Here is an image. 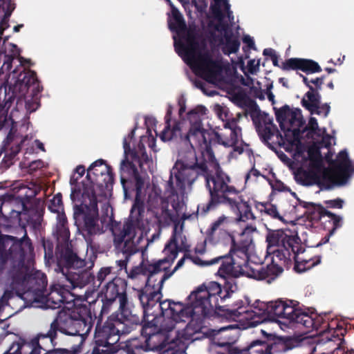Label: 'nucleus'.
I'll use <instances>...</instances> for the list:
<instances>
[{"mask_svg":"<svg viewBox=\"0 0 354 354\" xmlns=\"http://www.w3.org/2000/svg\"><path fill=\"white\" fill-rule=\"evenodd\" d=\"M226 295L221 296V286L210 281L203 284L193 290L187 298V302H175L171 300L160 301L159 307L162 310V316L158 322L164 330H173L180 325H186V330L194 328L196 331L200 328L203 319L212 315L214 310L219 308L221 315L232 320H252V324L269 322L272 330L280 328L283 331L294 329L298 326L306 328H316L315 318L316 315L306 310L295 308L290 304L283 301L263 302L257 301L252 306H239L232 309L221 308L218 306V297L224 299L229 297L230 292L237 290L234 279H228L225 285ZM178 339H188L192 334L187 331L180 337L178 331Z\"/></svg>","mask_w":354,"mask_h":354,"instance_id":"1","label":"nucleus"},{"mask_svg":"<svg viewBox=\"0 0 354 354\" xmlns=\"http://www.w3.org/2000/svg\"><path fill=\"white\" fill-rule=\"evenodd\" d=\"M256 230L247 227L237 238L232 237L236 250L232 251L230 256L224 257L218 270L222 277H237L245 275L255 279H263L267 277L278 275L289 261H295V269L302 272L310 269L320 262V258L312 259L305 252L304 246L299 238L290 230H277L270 232L268 242V262L266 270L261 265L249 264L248 255L254 251L253 234Z\"/></svg>","mask_w":354,"mask_h":354,"instance_id":"2","label":"nucleus"},{"mask_svg":"<svg viewBox=\"0 0 354 354\" xmlns=\"http://www.w3.org/2000/svg\"><path fill=\"white\" fill-rule=\"evenodd\" d=\"M275 114L284 132L286 149L292 152L297 181L305 185H344L348 183L354 175V167L346 151H340L334 160L328 151L323 160L317 145L304 147L301 144L300 134L305 121L299 109L286 106L277 110Z\"/></svg>","mask_w":354,"mask_h":354,"instance_id":"3","label":"nucleus"},{"mask_svg":"<svg viewBox=\"0 0 354 354\" xmlns=\"http://www.w3.org/2000/svg\"><path fill=\"white\" fill-rule=\"evenodd\" d=\"M208 110L202 105H198L189 110L187 119L189 122V131L186 139L190 144L189 151V164L178 160L171 171L168 183V203L178 210L184 205L185 195L190 189L192 184L197 178L196 168L194 167L201 158L205 162L213 160L212 146L214 142L226 148L233 149L232 156L243 152L241 130L235 121L227 122L221 133L209 131L205 129L203 121L207 118Z\"/></svg>","mask_w":354,"mask_h":354,"instance_id":"4","label":"nucleus"},{"mask_svg":"<svg viewBox=\"0 0 354 354\" xmlns=\"http://www.w3.org/2000/svg\"><path fill=\"white\" fill-rule=\"evenodd\" d=\"M189 247V245L186 237L180 230L178 231L177 227H176L173 238L165 245L163 250V253L166 256L164 259L153 263L142 262L139 266L133 268L128 274L129 277L131 279L137 278L140 275L147 277L145 292L141 293L139 297L147 321L159 328L158 333L149 335L147 340L148 344L154 343L156 340L160 339L162 335H165V333L173 331L162 328L160 323L158 321L162 314L153 319H150L149 310L153 306V298L156 297V300L159 299V291L165 280V277L160 276V272L167 270L171 266L178 252H187Z\"/></svg>","mask_w":354,"mask_h":354,"instance_id":"5","label":"nucleus"},{"mask_svg":"<svg viewBox=\"0 0 354 354\" xmlns=\"http://www.w3.org/2000/svg\"><path fill=\"white\" fill-rule=\"evenodd\" d=\"M166 1L171 7L168 24L171 30L175 32L173 37L177 53L197 75L215 82L216 77L207 68L214 53L207 49L204 39L196 37L192 30L186 28L183 15L171 0ZM179 1L185 6L183 0Z\"/></svg>","mask_w":354,"mask_h":354,"instance_id":"6","label":"nucleus"},{"mask_svg":"<svg viewBox=\"0 0 354 354\" xmlns=\"http://www.w3.org/2000/svg\"><path fill=\"white\" fill-rule=\"evenodd\" d=\"M102 192V187L88 178L72 187L71 198L75 203V222L84 236L98 231L97 203L100 201Z\"/></svg>","mask_w":354,"mask_h":354,"instance_id":"7","label":"nucleus"},{"mask_svg":"<svg viewBox=\"0 0 354 354\" xmlns=\"http://www.w3.org/2000/svg\"><path fill=\"white\" fill-rule=\"evenodd\" d=\"M209 0H192L196 8L203 12L207 7ZM210 15L208 26L212 32L214 42L219 46L226 54L236 53L240 42L236 33L229 27L231 14L227 0H211Z\"/></svg>","mask_w":354,"mask_h":354,"instance_id":"8","label":"nucleus"},{"mask_svg":"<svg viewBox=\"0 0 354 354\" xmlns=\"http://www.w3.org/2000/svg\"><path fill=\"white\" fill-rule=\"evenodd\" d=\"M206 180L212 203H227L236 211L237 221H245L253 218L250 206L234 187L227 185L229 178L224 173L216 170V176L207 178Z\"/></svg>","mask_w":354,"mask_h":354,"instance_id":"9","label":"nucleus"},{"mask_svg":"<svg viewBox=\"0 0 354 354\" xmlns=\"http://www.w3.org/2000/svg\"><path fill=\"white\" fill-rule=\"evenodd\" d=\"M133 131L131 135L129 136L128 138H124V151L125 155V160L121 163V169L135 176L137 181V194L136 203L131 209V216L133 218L138 213L140 214V198L141 194L142 185L145 183V179H141L138 176V171L136 168V162L139 164L141 171L147 172V171H151L154 167V163L152 160L149 159L147 155L145 152L143 140L146 138L145 137L141 138L140 143L138 145V149L134 151H131L130 148V142L132 139L133 134Z\"/></svg>","mask_w":354,"mask_h":354,"instance_id":"10","label":"nucleus"},{"mask_svg":"<svg viewBox=\"0 0 354 354\" xmlns=\"http://www.w3.org/2000/svg\"><path fill=\"white\" fill-rule=\"evenodd\" d=\"M207 64V68L209 69L217 80L210 81L207 78H204L207 82L216 85L222 89L226 90L230 93L236 94V85L241 84L247 86L256 96L261 95V85L259 81L247 76L245 79L242 76L236 75L234 68L224 63L221 59L214 55Z\"/></svg>","mask_w":354,"mask_h":354,"instance_id":"11","label":"nucleus"},{"mask_svg":"<svg viewBox=\"0 0 354 354\" xmlns=\"http://www.w3.org/2000/svg\"><path fill=\"white\" fill-rule=\"evenodd\" d=\"M179 111L178 114L182 120V122L170 124L169 120H167V126L162 131L160 138L163 141H169L177 137H182L184 135L185 141L190 146L189 142L186 139V135L189 131V122L187 119V115L185 118L183 114L186 109V102L184 97L178 100ZM188 114V113H187Z\"/></svg>","mask_w":354,"mask_h":354,"instance_id":"12","label":"nucleus"},{"mask_svg":"<svg viewBox=\"0 0 354 354\" xmlns=\"http://www.w3.org/2000/svg\"><path fill=\"white\" fill-rule=\"evenodd\" d=\"M118 328H115L111 324L103 326L102 328H97L95 332V341L97 346L93 351V354H110L113 352V345L118 341Z\"/></svg>","mask_w":354,"mask_h":354,"instance_id":"13","label":"nucleus"},{"mask_svg":"<svg viewBox=\"0 0 354 354\" xmlns=\"http://www.w3.org/2000/svg\"><path fill=\"white\" fill-rule=\"evenodd\" d=\"M319 334L320 337L314 348L313 354H330L341 351L343 339L335 329L320 331Z\"/></svg>","mask_w":354,"mask_h":354,"instance_id":"14","label":"nucleus"},{"mask_svg":"<svg viewBox=\"0 0 354 354\" xmlns=\"http://www.w3.org/2000/svg\"><path fill=\"white\" fill-rule=\"evenodd\" d=\"M285 67L287 69H299L306 73H317L321 71L318 64L310 59L292 58L286 61Z\"/></svg>","mask_w":354,"mask_h":354,"instance_id":"15","label":"nucleus"},{"mask_svg":"<svg viewBox=\"0 0 354 354\" xmlns=\"http://www.w3.org/2000/svg\"><path fill=\"white\" fill-rule=\"evenodd\" d=\"M283 347L284 344L282 342L275 343L270 346L266 343L257 341L253 342L247 351H240L238 354H272V349L277 348L285 351Z\"/></svg>","mask_w":354,"mask_h":354,"instance_id":"16","label":"nucleus"},{"mask_svg":"<svg viewBox=\"0 0 354 354\" xmlns=\"http://www.w3.org/2000/svg\"><path fill=\"white\" fill-rule=\"evenodd\" d=\"M77 324V321L73 320L71 318H68L66 320V322H64L62 319V315H59L57 319L51 324V328H54L55 326L59 327V330L65 334L74 335H76L77 331L73 326Z\"/></svg>","mask_w":354,"mask_h":354,"instance_id":"17","label":"nucleus"},{"mask_svg":"<svg viewBox=\"0 0 354 354\" xmlns=\"http://www.w3.org/2000/svg\"><path fill=\"white\" fill-rule=\"evenodd\" d=\"M303 106L307 109L311 114H314L315 109L319 108V95L313 88L307 92L302 99Z\"/></svg>","mask_w":354,"mask_h":354,"instance_id":"18","label":"nucleus"},{"mask_svg":"<svg viewBox=\"0 0 354 354\" xmlns=\"http://www.w3.org/2000/svg\"><path fill=\"white\" fill-rule=\"evenodd\" d=\"M11 351L14 354H40L41 347L36 342L24 344L21 346L19 344H13Z\"/></svg>","mask_w":354,"mask_h":354,"instance_id":"19","label":"nucleus"},{"mask_svg":"<svg viewBox=\"0 0 354 354\" xmlns=\"http://www.w3.org/2000/svg\"><path fill=\"white\" fill-rule=\"evenodd\" d=\"M239 328L234 326H229L219 329L218 333L221 334L222 337L225 339V341L219 343V345L225 346L234 342L239 336Z\"/></svg>","mask_w":354,"mask_h":354,"instance_id":"20","label":"nucleus"},{"mask_svg":"<svg viewBox=\"0 0 354 354\" xmlns=\"http://www.w3.org/2000/svg\"><path fill=\"white\" fill-rule=\"evenodd\" d=\"M143 232L141 230L139 223L134 224H127L124 227V238L125 241H127L129 239L133 240V243L136 242L137 243L139 242L141 236H142Z\"/></svg>","mask_w":354,"mask_h":354,"instance_id":"21","label":"nucleus"},{"mask_svg":"<svg viewBox=\"0 0 354 354\" xmlns=\"http://www.w3.org/2000/svg\"><path fill=\"white\" fill-rule=\"evenodd\" d=\"M50 210L53 212L57 213V218L59 220L61 225H64L65 216L62 213V201L60 194H57L50 201L48 206Z\"/></svg>","mask_w":354,"mask_h":354,"instance_id":"22","label":"nucleus"},{"mask_svg":"<svg viewBox=\"0 0 354 354\" xmlns=\"http://www.w3.org/2000/svg\"><path fill=\"white\" fill-rule=\"evenodd\" d=\"M240 67L241 70L245 73H249L250 74L256 73L259 69L260 59H250L248 62L246 68H244V62L242 58H240L239 63L236 64Z\"/></svg>","mask_w":354,"mask_h":354,"instance_id":"23","label":"nucleus"},{"mask_svg":"<svg viewBox=\"0 0 354 354\" xmlns=\"http://www.w3.org/2000/svg\"><path fill=\"white\" fill-rule=\"evenodd\" d=\"M307 128L312 133L322 138L323 140L330 139L329 136L325 135V129L319 127L317 121L315 118H310Z\"/></svg>","mask_w":354,"mask_h":354,"instance_id":"24","label":"nucleus"},{"mask_svg":"<svg viewBox=\"0 0 354 354\" xmlns=\"http://www.w3.org/2000/svg\"><path fill=\"white\" fill-rule=\"evenodd\" d=\"M232 223V221L225 216H221L215 221L212 225V230L216 231L218 229L227 230Z\"/></svg>","mask_w":354,"mask_h":354,"instance_id":"25","label":"nucleus"},{"mask_svg":"<svg viewBox=\"0 0 354 354\" xmlns=\"http://www.w3.org/2000/svg\"><path fill=\"white\" fill-rule=\"evenodd\" d=\"M105 171H108V168L102 160L95 161L88 168L89 175L97 176L98 174H103Z\"/></svg>","mask_w":354,"mask_h":354,"instance_id":"26","label":"nucleus"},{"mask_svg":"<svg viewBox=\"0 0 354 354\" xmlns=\"http://www.w3.org/2000/svg\"><path fill=\"white\" fill-rule=\"evenodd\" d=\"M214 110L216 115H218V117L223 121L227 120L229 119V113L227 107L216 104L214 106Z\"/></svg>","mask_w":354,"mask_h":354,"instance_id":"27","label":"nucleus"},{"mask_svg":"<svg viewBox=\"0 0 354 354\" xmlns=\"http://www.w3.org/2000/svg\"><path fill=\"white\" fill-rule=\"evenodd\" d=\"M24 77L21 79L22 82L26 86L33 84L37 81L36 75L33 71H25L23 74Z\"/></svg>","mask_w":354,"mask_h":354,"instance_id":"28","label":"nucleus"},{"mask_svg":"<svg viewBox=\"0 0 354 354\" xmlns=\"http://www.w3.org/2000/svg\"><path fill=\"white\" fill-rule=\"evenodd\" d=\"M57 292L55 291H52L49 295L48 297H44L42 294L41 293H37L35 295V297H34L33 299V302H47L48 303L50 300H53L55 298V296L57 295Z\"/></svg>","mask_w":354,"mask_h":354,"instance_id":"29","label":"nucleus"},{"mask_svg":"<svg viewBox=\"0 0 354 354\" xmlns=\"http://www.w3.org/2000/svg\"><path fill=\"white\" fill-rule=\"evenodd\" d=\"M326 214L331 218L334 225L333 228L332 229L329 234L330 236H331L332 234H334L335 230L341 226L342 218L339 216L334 215L330 212H327Z\"/></svg>","mask_w":354,"mask_h":354,"instance_id":"30","label":"nucleus"},{"mask_svg":"<svg viewBox=\"0 0 354 354\" xmlns=\"http://www.w3.org/2000/svg\"><path fill=\"white\" fill-rule=\"evenodd\" d=\"M266 212L268 215L272 216L273 218L282 220V217L280 216L275 206L270 205L266 207Z\"/></svg>","mask_w":354,"mask_h":354,"instance_id":"31","label":"nucleus"},{"mask_svg":"<svg viewBox=\"0 0 354 354\" xmlns=\"http://www.w3.org/2000/svg\"><path fill=\"white\" fill-rule=\"evenodd\" d=\"M330 111V106L328 104H323L320 106L319 104V108L315 109L314 113L317 115H322L324 117H326Z\"/></svg>","mask_w":354,"mask_h":354,"instance_id":"32","label":"nucleus"},{"mask_svg":"<svg viewBox=\"0 0 354 354\" xmlns=\"http://www.w3.org/2000/svg\"><path fill=\"white\" fill-rule=\"evenodd\" d=\"M304 82L310 88L312 86L310 85V83L315 84L317 87L319 88L323 84V80L321 78H315L313 80H308V78L304 77Z\"/></svg>","mask_w":354,"mask_h":354,"instance_id":"33","label":"nucleus"},{"mask_svg":"<svg viewBox=\"0 0 354 354\" xmlns=\"http://www.w3.org/2000/svg\"><path fill=\"white\" fill-rule=\"evenodd\" d=\"M243 41L250 49H256L254 39L250 35H244L243 37Z\"/></svg>","mask_w":354,"mask_h":354,"instance_id":"34","label":"nucleus"},{"mask_svg":"<svg viewBox=\"0 0 354 354\" xmlns=\"http://www.w3.org/2000/svg\"><path fill=\"white\" fill-rule=\"evenodd\" d=\"M184 261H185V257L184 258H182L181 259L179 260V261L178 262L177 265L176 266V267L174 268L173 271L171 272H170L169 274H167L166 270L165 271H161L160 272V276H165V279H167V278H169L176 270H177L179 268L182 267L183 265V263H184Z\"/></svg>","mask_w":354,"mask_h":354,"instance_id":"35","label":"nucleus"},{"mask_svg":"<svg viewBox=\"0 0 354 354\" xmlns=\"http://www.w3.org/2000/svg\"><path fill=\"white\" fill-rule=\"evenodd\" d=\"M170 342V340L168 337H165V339L163 342H162L160 344H153L151 346L150 349H162L166 346L167 344H169Z\"/></svg>","mask_w":354,"mask_h":354,"instance_id":"36","label":"nucleus"},{"mask_svg":"<svg viewBox=\"0 0 354 354\" xmlns=\"http://www.w3.org/2000/svg\"><path fill=\"white\" fill-rule=\"evenodd\" d=\"M342 201L339 199L330 201L328 202L329 206L331 207L341 208L342 207Z\"/></svg>","mask_w":354,"mask_h":354,"instance_id":"37","label":"nucleus"},{"mask_svg":"<svg viewBox=\"0 0 354 354\" xmlns=\"http://www.w3.org/2000/svg\"><path fill=\"white\" fill-rule=\"evenodd\" d=\"M43 167H44V162H41V160L34 161L30 165L31 170H35V169H37L39 168H41Z\"/></svg>","mask_w":354,"mask_h":354,"instance_id":"38","label":"nucleus"},{"mask_svg":"<svg viewBox=\"0 0 354 354\" xmlns=\"http://www.w3.org/2000/svg\"><path fill=\"white\" fill-rule=\"evenodd\" d=\"M8 26V21L3 19L0 23V35L3 34V30Z\"/></svg>","mask_w":354,"mask_h":354,"instance_id":"39","label":"nucleus"},{"mask_svg":"<svg viewBox=\"0 0 354 354\" xmlns=\"http://www.w3.org/2000/svg\"><path fill=\"white\" fill-rule=\"evenodd\" d=\"M13 57H7L6 60L4 61L3 66H6L7 68L10 70L12 67Z\"/></svg>","mask_w":354,"mask_h":354,"instance_id":"40","label":"nucleus"},{"mask_svg":"<svg viewBox=\"0 0 354 354\" xmlns=\"http://www.w3.org/2000/svg\"><path fill=\"white\" fill-rule=\"evenodd\" d=\"M34 144L38 149H41V151H44V145L40 141L35 140L34 141Z\"/></svg>","mask_w":354,"mask_h":354,"instance_id":"41","label":"nucleus"},{"mask_svg":"<svg viewBox=\"0 0 354 354\" xmlns=\"http://www.w3.org/2000/svg\"><path fill=\"white\" fill-rule=\"evenodd\" d=\"M261 333H262V334H263L264 335L270 336V337H271V336L274 335V334L275 333V332H274V331H273V332H267V331H266V330H264V329H261Z\"/></svg>","mask_w":354,"mask_h":354,"instance_id":"42","label":"nucleus"},{"mask_svg":"<svg viewBox=\"0 0 354 354\" xmlns=\"http://www.w3.org/2000/svg\"><path fill=\"white\" fill-rule=\"evenodd\" d=\"M272 54V50L271 48H266L263 50V55H271Z\"/></svg>","mask_w":354,"mask_h":354,"instance_id":"43","label":"nucleus"},{"mask_svg":"<svg viewBox=\"0 0 354 354\" xmlns=\"http://www.w3.org/2000/svg\"><path fill=\"white\" fill-rule=\"evenodd\" d=\"M76 171L80 175L82 176L84 173V169L82 167H78L77 169H76Z\"/></svg>","mask_w":354,"mask_h":354,"instance_id":"44","label":"nucleus"},{"mask_svg":"<svg viewBox=\"0 0 354 354\" xmlns=\"http://www.w3.org/2000/svg\"><path fill=\"white\" fill-rule=\"evenodd\" d=\"M22 27V25H18L14 27V31L18 32L19 31L20 28Z\"/></svg>","mask_w":354,"mask_h":354,"instance_id":"45","label":"nucleus"},{"mask_svg":"<svg viewBox=\"0 0 354 354\" xmlns=\"http://www.w3.org/2000/svg\"><path fill=\"white\" fill-rule=\"evenodd\" d=\"M250 175H254V176H257V171L256 170H252L250 174H248V177Z\"/></svg>","mask_w":354,"mask_h":354,"instance_id":"46","label":"nucleus"},{"mask_svg":"<svg viewBox=\"0 0 354 354\" xmlns=\"http://www.w3.org/2000/svg\"><path fill=\"white\" fill-rule=\"evenodd\" d=\"M62 301V298L60 297L59 299H57L56 301H53V302L55 304H59V303H61Z\"/></svg>","mask_w":354,"mask_h":354,"instance_id":"47","label":"nucleus"},{"mask_svg":"<svg viewBox=\"0 0 354 354\" xmlns=\"http://www.w3.org/2000/svg\"><path fill=\"white\" fill-rule=\"evenodd\" d=\"M153 142H154V138H151V143H150V144H149V147H153V145H154V143H153Z\"/></svg>","mask_w":354,"mask_h":354,"instance_id":"48","label":"nucleus"},{"mask_svg":"<svg viewBox=\"0 0 354 354\" xmlns=\"http://www.w3.org/2000/svg\"><path fill=\"white\" fill-rule=\"evenodd\" d=\"M196 264L203 265L201 261L193 260Z\"/></svg>","mask_w":354,"mask_h":354,"instance_id":"49","label":"nucleus"},{"mask_svg":"<svg viewBox=\"0 0 354 354\" xmlns=\"http://www.w3.org/2000/svg\"><path fill=\"white\" fill-rule=\"evenodd\" d=\"M26 140H27V138H25L22 140V142H21V145H22L23 146L26 145Z\"/></svg>","mask_w":354,"mask_h":354,"instance_id":"50","label":"nucleus"},{"mask_svg":"<svg viewBox=\"0 0 354 354\" xmlns=\"http://www.w3.org/2000/svg\"><path fill=\"white\" fill-rule=\"evenodd\" d=\"M171 113V107H169L168 110H167V115H170Z\"/></svg>","mask_w":354,"mask_h":354,"instance_id":"51","label":"nucleus"},{"mask_svg":"<svg viewBox=\"0 0 354 354\" xmlns=\"http://www.w3.org/2000/svg\"><path fill=\"white\" fill-rule=\"evenodd\" d=\"M196 252L197 253L201 254V253H203V250L202 249V250H198L196 249Z\"/></svg>","mask_w":354,"mask_h":354,"instance_id":"52","label":"nucleus"},{"mask_svg":"<svg viewBox=\"0 0 354 354\" xmlns=\"http://www.w3.org/2000/svg\"><path fill=\"white\" fill-rule=\"evenodd\" d=\"M273 97H274V96H273V95H272V94H270V95H269V96H268V97H269V99H270V100H272Z\"/></svg>","mask_w":354,"mask_h":354,"instance_id":"53","label":"nucleus"},{"mask_svg":"<svg viewBox=\"0 0 354 354\" xmlns=\"http://www.w3.org/2000/svg\"><path fill=\"white\" fill-rule=\"evenodd\" d=\"M328 86H329L330 88H333V83H330V84H328Z\"/></svg>","mask_w":354,"mask_h":354,"instance_id":"54","label":"nucleus"},{"mask_svg":"<svg viewBox=\"0 0 354 354\" xmlns=\"http://www.w3.org/2000/svg\"><path fill=\"white\" fill-rule=\"evenodd\" d=\"M150 327H151V326H149V325H147V326H145V330H148Z\"/></svg>","mask_w":354,"mask_h":354,"instance_id":"55","label":"nucleus"},{"mask_svg":"<svg viewBox=\"0 0 354 354\" xmlns=\"http://www.w3.org/2000/svg\"><path fill=\"white\" fill-rule=\"evenodd\" d=\"M48 336H49L50 337H51V338L53 337V333H52V332H51V331H50V332H49V333H48Z\"/></svg>","mask_w":354,"mask_h":354,"instance_id":"56","label":"nucleus"},{"mask_svg":"<svg viewBox=\"0 0 354 354\" xmlns=\"http://www.w3.org/2000/svg\"><path fill=\"white\" fill-rule=\"evenodd\" d=\"M162 354H174V353H170L169 351L164 352Z\"/></svg>","mask_w":354,"mask_h":354,"instance_id":"57","label":"nucleus"},{"mask_svg":"<svg viewBox=\"0 0 354 354\" xmlns=\"http://www.w3.org/2000/svg\"><path fill=\"white\" fill-rule=\"evenodd\" d=\"M121 181H122V183L123 184V185H124V179L122 177L121 178Z\"/></svg>","mask_w":354,"mask_h":354,"instance_id":"58","label":"nucleus"},{"mask_svg":"<svg viewBox=\"0 0 354 354\" xmlns=\"http://www.w3.org/2000/svg\"><path fill=\"white\" fill-rule=\"evenodd\" d=\"M124 195H125V197H127V191L125 189H124Z\"/></svg>","mask_w":354,"mask_h":354,"instance_id":"59","label":"nucleus"},{"mask_svg":"<svg viewBox=\"0 0 354 354\" xmlns=\"http://www.w3.org/2000/svg\"><path fill=\"white\" fill-rule=\"evenodd\" d=\"M216 261H217V260H214V261H212V262H211V264L214 263Z\"/></svg>","mask_w":354,"mask_h":354,"instance_id":"60","label":"nucleus"},{"mask_svg":"<svg viewBox=\"0 0 354 354\" xmlns=\"http://www.w3.org/2000/svg\"><path fill=\"white\" fill-rule=\"evenodd\" d=\"M29 297V293H26V297Z\"/></svg>","mask_w":354,"mask_h":354,"instance_id":"61","label":"nucleus"}]
</instances>
